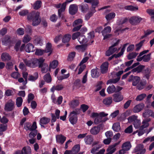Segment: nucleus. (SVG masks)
Returning a JSON list of instances; mask_svg holds the SVG:
<instances>
[{
  "mask_svg": "<svg viewBox=\"0 0 154 154\" xmlns=\"http://www.w3.org/2000/svg\"><path fill=\"white\" fill-rule=\"evenodd\" d=\"M27 19L29 20H32V24L33 26L38 25L41 21L39 13L38 12L33 11L30 13L27 16Z\"/></svg>",
  "mask_w": 154,
  "mask_h": 154,
  "instance_id": "f257e3e1",
  "label": "nucleus"
},
{
  "mask_svg": "<svg viewBox=\"0 0 154 154\" xmlns=\"http://www.w3.org/2000/svg\"><path fill=\"white\" fill-rule=\"evenodd\" d=\"M80 113V110L79 109H76L71 112L69 115V121L72 125L75 124L78 120L77 115Z\"/></svg>",
  "mask_w": 154,
  "mask_h": 154,
  "instance_id": "f03ea898",
  "label": "nucleus"
},
{
  "mask_svg": "<svg viewBox=\"0 0 154 154\" xmlns=\"http://www.w3.org/2000/svg\"><path fill=\"white\" fill-rule=\"evenodd\" d=\"M73 0H66V1L63 3L62 5L60 3L55 4V6L57 8H58L61 7L58 10V15L60 17H61L62 13L64 11L66 5L71 3Z\"/></svg>",
  "mask_w": 154,
  "mask_h": 154,
  "instance_id": "7ed1b4c3",
  "label": "nucleus"
},
{
  "mask_svg": "<svg viewBox=\"0 0 154 154\" xmlns=\"http://www.w3.org/2000/svg\"><path fill=\"white\" fill-rule=\"evenodd\" d=\"M111 29L109 26L105 27L102 32L103 36L104 37L103 40H107L110 37L111 35L109 33L110 32Z\"/></svg>",
  "mask_w": 154,
  "mask_h": 154,
  "instance_id": "20e7f679",
  "label": "nucleus"
},
{
  "mask_svg": "<svg viewBox=\"0 0 154 154\" xmlns=\"http://www.w3.org/2000/svg\"><path fill=\"white\" fill-rule=\"evenodd\" d=\"M123 71L121 70L118 72L116 74L117 78L115 79H113L108 80L106 83L107 85L111 84V83H116L118 82L120 79V76L123 73Z\"/></svg>",
  "mask_w": 154,
  "mask_h": 154,
  "instance_id": "39448f33",
  "label": "nucleus"
},
{
  "mask_svg": "<svg viewBox=\"0 0 154 154\" xmlns=\"http://www.w3.org/2000/svg\"><path fill=\"white\" fill-rule=\"evenodd\" d=\"M23 61L26 65L28 67L32 68L37 67L35 58L29 60L25 59L23 60Z\"/></svg>",
  "mask_w": 154,
  "mask_h": 154,
  "instance_id": "423d86ee",
  "label": "nucleus"
},
{
  "mask_svg": "<svg viewBox=\"0 0 154 154\" xmlns=\"http://www.w3.org/2000/svg\"><path fill=\"white\" fill-rule=\"evenodd\" d=\"M142 18L138 16H133L130 18L129 22L132 25H136L139 23L141 21Z\"/></svg>",
  "mask_w": 154,
  "mask_h": 154,
  "instance_id": "0eeeda50",
  "label": "nucleus"
},
{
  "mask_svg": "<svg viewBox=\"0 0 154 154\" xmlns=\"http://www.w3.org/2000/svg\"><path fill=\"white\" fill-rule=\"evenodd\" d=\"M118 44V42H116V43H114L112 46L109 48V49L106 51V56H109L115 52L117 51V48L115 47V46Z\"/></svg>",
  "mask_w": 154,
  "mask_h": 154,
  "instance_id": "6e6552de",
  "label": "nucleus"
},
{
  "mask_svg": "<svg viewBox=\"0 0 154 154\" xmlns=\"http://www.w3.org/2000/svg\"><path fill=\"white\" fill-rule=\"evenodd\" d=\"M2 44L5 45H11L13 44L12 39L9 36H6L2 40Z\"/></svg>",
  "mask_w": 154,
  "mask_h": 154,
  "instance_id": "1a4fd4ad",
  "label": "nucleus"
},
{
  "mask_svg": "<svg viewBox=\"0 0 154 154\" xmlns=\"http://www.w3.org/2000/svg\"><path fill=\"white\" fill-rule=\"evenodd\" d=\"M14 102L11 100H9L5 105V110L7 111H11L14 108Z\"/></svg>",
  "mask_w": 154,
  "mask_h": 154,
  "instance_id": "9d476101",
  "label": "nucleus"
},
{
  "mask_svg": "<svg viewBox=\"0 0 154 154\" xmlns=\"http://www.w3.org/2000/svg\"><path fill=\"white\" fill-rule=\"evenodd\" d=\"M140 80V78L138 76H131L129 78L128 81L129 82L132 81V85L133 86H136L139 82Z\"/></svg>",
  "mask_w": 154,
  "mask_h": 154,
  "instance_id": "9b49d317",
  "label": "nucleus"
},
{
  "mask_svg": "<svg viewBox=\"0 0 154 154\" xmlns=\"http://www.w3.org/2000/svg\"><path fill=\"white\" fill-rule=\"evenodd\" d=\"M24 128L26 130H31L33 129H36L37 128L36 123L35 122H33L32 126L30 123L26 122L24 124Z\"/></svg>",
  "mask_w": 154,
  "mask_h": 154,
  "instance_id": "f8f14e48",
  "label": "nucleus"
},
{
  "mask_svg": "<svg viewBox=\"0 0 154 154\" xmlns=\"http://www.w3.org/2000/svg\"><path fill=\"white\" fill-rule=\"evenodd\" d=\"M127 45V44H124L123 46L122 47L121 49L120 52L117 54H114L110 57H109L108 58V60H111L114 57H115L116 58H117L120 57L122 55L125 51V48Z\"/></svg>",
  "mask_w": 154,
  "mask_h": 154,
  "instance_id": "ddd939ff",
  "label": "nucleus"
},
{
  "mask_svg": "<svg viewBox=\"0 0 154 154\" xmlns=\"http://www.w3.org/2000/svg\"><path fill=\"white\" fill-rule=\"evenodd\" d=\"M78 7L75 4H72L70 5L69 8V12L71 15L75 14L78 11Z\"/></svg>",
  "mask_w": 154,
  "mask_h": 154,
  "instance_id": "4468645a",
  "label": "nucleus"
},
{
  "mask_svg": "<svg viewBox=\"0 0 154 154\" xmlns=\"http://www.w3.org/2000/svg\"><path fill=\"white\" fill-rule=\"evenodd\" d=\"M144 105L140 103L136 105L133 109V111L134 113H138L141 111L144 108Z\"/></svg>",
  "mask_w": 154,
  "mask_h": 154,
  "instance_id": "2eb2a0df",
  "label": "nucleus"
},
{
  "mask_svg": "<svg viewBox=\"0 0 154 154\" xmlns=\"http://www.w3.org/2000/svg\"><path fill=\"white\" fill-rule=\"evenodd\" d=\"M78 40L80 44L85 45L87 46L88 45V43H87L88 40L85 38V35H80L79 37Z\"/></svg>",
  "mask_w": 154,
  "mask_h": 154,
  "instance_id": "dca6fc26",
  "label": "nucleus"
},
{
  "mask_svg": "<svg viewBox=\"0 0 154 154\" xmlns=\"http://www.w3.org/2000/svg\"><path fill=\"white\" fill-rule=\"evenodd\" d=\"M113 96L114 101L116 102H119L123 99V96L120 93L115 94L113 95Z\"/></svg>",
  "mask_w": 154,
  "mask_h": 154,
  "instance_id": "f3484780",
  "label": "nucleus"
},
{
  "mask_svg": "<svg viewBox=\"0 0 154 154\" xmlns=\"http://www.w3.org/2000/svg\"><path fill=\"white\" fill-rule=\"evenodd\" d=\"M109 63L106 62L103 63L100 66V69L102 73L106 72L108 71Z\"/></svg>",
  "mask_w": 154,
  "mask_h": 154,
  "instance_id": "a211bd4d",
  "label": "nucleus"
},
{
  "mask_svg": "<svg viewBox=\"0 0 154 154\" xmlns=\"http://www.w3.org/2000/svg\"><path fill=\"white\" fill-rule=\"evenodd\" d=\"M151 119L150 118H146L144 119L142 122V125L140 127V129H143L149 126V122L150 121Z\"/></svg>",
  "mask_w": 154,
  "mask_h": 154,
  "instance_id": "6ab92c4d",
  "label": "nucleus"
},
{
  "mask_svg": "<svg viewBox=\"0 0 154 154\" xmlns=\"http://www.w3.org/2000/svg\"><path fill=\"white\" fill-rule=\"evenodd\" d=\"M21 151L22 154H31L32 149L29 146H27L23 147Z\"/></svg>",
  "mask_w": 154,
  "mask_h": 154,
  "instance_id": "aec40b11",
  "label": "nucleus"
},
{
  "mask_svg": "<svg viewBox=\"0 0 154 154\" xmlns=\"http://www.w3.org/2000/svg\"><path fill=\"white\" fill-rule=\"evenodd\" d=\"M25 49L26 51L28 53L32 52L35 50L34 46L30 43L27 44L25 46Z\"/></svg>",
  "mask_w": 154,
  "mask_h": 154,
  "instance_id": "412c9836",
  "label": "nucleus"
},
{
  "mask_svg": "<svg viewBox=\"0 0 154 154\" xmlns=\"http://www.w3.org/2000/svg\"><path fill=\"white\" fill-rule=\"evenodd\" d=\"M57 142L61 144H63L66 140V137L60 134L58 135L56 137Z\"/></svg>",
  "mask_w": 154,
  "mask_h": 154,
  "instance_id": "4be33fe9",
  "label": "nucleus"
},
{
  "mask_svg": "<svg viewBox=\"0 0 154 154\" xmlns=\"http://www.w3.org/2000/svg\"><path fill=\"white\" fill-rule=\"evenodd\" d=\"M100 128L98 126H95L92 128L90 130L91 133L93 135H96L100 132Z\"/></svg>",
  "mask_w": 154,
  "mask_h": 154,
  "instance_id": "5701e85b",
  "label": "nucleus"
},
{
  "mask_svg": "<svg viewBox=\"0 0 154 154\" xmlns=\"http://www.w3.org/2000/svg\"><path fill=\"white\" fill-rule=\"evenodd\" d=\"M108 115V114L104 112H101L99 113L93 112L91 113L90 117L92 118H95L99 116H107Z\"/></svg>",
  "mask_w": 154,
  "mask_h": 154,
  "instance_id": "b1692460",
  "label": "nucleus"
},
{
  "mask_svg": "<svg viewBox=\"0 0 154 154\" xmlns=\"http://www.w3.org/2000/svg\"><path fill=\"white\" fill-rule=\"evenodd\" d=\"M52 45L51 43H48L46 44V48L45 50V53H49L48 54V56H50L52 52V49L51 48Z\"/></svg>",
  "mask_w": 154,
  "mask_h": 154,
  "instance_id": "393cba45",
  "label": "nucleus"
},
{
  "mask_svg": "<svg viewBox=\"0 0 154 154\" xmlns=\"http://www.w3.org/2000/svg\"><path fill=\"white\" fill-rule=\"evenodd\" d=\"M99 70L97 68L91 70V76L92 78H96L99 75Z\"/></svg>",
  "mask_w": 154,
  "mask_h": 154,
  "instance_id": "a878e982",
  "label": "nucleus"
},
{
  "mask_svg": "<svg viewBox=\"0 0 154 154\" xmlns=\"http://www.w3.org/2000/svg\"><path fill=\"white\" fill-rule=\"evenodd\" d=\"M50 120V119L49 118L45 117H42L40 120V124L42 126V125H46L49 123Z\"/></svg>",
  "mask_w": 154,
  "mask_h": 154,
  "instance_id": "bb28decb",
  "label": "nucleus"
},
{
  "mask_svg": "<svg viewBox=\"0 0 154 154\" xmlns=\"http://www.w3.org/2000/svg\"><path fill=\"white\" fill-rule=\"evenodd\" d=\"M2 60L3 61H7L11 59V57L7 53H3L1 56Z\"/></svg>",
  "mask_w": 154,
  "mask_h": 154,
  "instance_id": "cd10ccee",
  "label": "nucleus"
},
{
  "mask_svg": "<svg viewBox=\"0 0 154 154\" xmlns=\"http://www.w3.org/2000/svg\"><path fill=\"white\" fill-rule=\"evenodd\" d=\"M116 16L114 12H111L106 14L105 18L107 21H109L113 19Z\"/></svg>",
  "mask_w": 154,
  "mask_h": 154,
  "instance_id": "c85d7f7f",
  "label": "nucleus"
},
{
  "mask_svg": "<svg viewBox=\"0 0 154 154\" xmlns=\"http://www.w3.org/2000/svg\"><path fill=\"white\" fill-rule=\"evenodd\" d=\"M131 146L130 143L129 142H127L124 143L122 145V148L126 151L129 150Z\"/></svg>",
  "mask_w": 154,
  "mask_h": 154,
  "instance_id": "c756f323",
  "label": "nucleus"
},
{
  "mask_svg": "<svg viewBox=\"0 0 154 154\" xmlns=\"http://www.w3.org/2000/svg\"><path fill=\"white\" fill-rule=\"evenodd\" d=\"M112 98L109 97L103 100V103L106 105H109L111 104L112 102Z\"/></svg>",
  "mask_w": 154,
  "mask_h": 154,
  "instance_id": "7c9ffc66",
  "label": "nucleus"
},
{
  "mask_svg": "<svg viewBox=\"0 0 154 154\" xmlns=\"http://www.w3.org/2000/svg\"><path fill=\"white\" fill-rule=\"evenodd\" d=\"M144 66H143L140 65L133 69L131 71L132 73H134V72H137L139 73L140 72L142 69L144 68Z\"/></svg>",
  "mask_w": 154,
  "mask_h": 154,
  "instance_id": "2f4dec72",
  "label": "nucleus"
},
{
  "mask_svg": "<svg viewBox=\"0 0 154 154\" xmlns=\"http://www.w3.org/2000/svg\"><path fill=\"white\" fill-rule=\"evenodd\" d=\"M37 66H39V67L42 66L43 63L45 60V59L43 58H40L38 59L35 58Z\"/></svg>",
  "mask_w": 154,
  "mask_h": 154,
  "instance_id": "473e14b6",
  "label": "nucleus"
},
{
  "mask_svg": "<svg viewBox=\"0 0 154 154\" xmlns=\"http://www.w3.org/2000/svg\"><path fill=\"white\" fill-rule=\"evenodd\" d=\"M38 74L37 72H35L33 75H29L28 77V80L34 81L36 80L38 78Z\"/></svg>",
  "mask_w": 154,
  "mask_h": 154,
  "instance_id": "72a5a7b5",
  "label": "nucleus"
},
{
  "mask_svg": "<svg viewBox=\"0 0 154 154\" xmlns=\"http://www.w3.org/2000/svg\"><path fill=\"white\" fill-rule=\"evenodd\" d=\"M116 91V88L113 85L109 86L107 89V91L109 94H112L114 92H115Z\"/></svg>",
  "mask_w": 154,
  "mask_h": 154,
  "instance_id": "f704fd0d",
  "label": "nucleus"
},
{
  "mask_svg": "<svg viewBox=\"0 0 154 154\" xmlns=\"http://www.w3.org/2000/svg\"><path fill=\"white\" fill-rule=\"evenodd\" d=\"M93 138L91 135L87 136L84 139L85 143L87 144H91L93 141Z\"/></svg>",
  "mask_w": 154,
  "mask_h": 154,
  "instance_id": "c9c22d12",
  "label": "nucleus"
},
{
  "mask_svg": "<svg viewBox=\"0 0 154 154\" xmlns=\"http://www.w3.org/2000/svg\"><path fill=\"white\" fill-rule=\"evenodd\" d=\"M79 8L83 13L85 12L88 8V5L86 4H82L79 6Z\"/></svg>",
  "mask_w": 154,
  "mask_h": 154,
  "instance_id": "e433bc0d",
  "label": "nucleus"
},
{
  "mask_svg": "<svg viewBox=\"0 0 154 154\" xmlns=\"http://www.w3.org/2000/svg\"><path fill=\"white\" fill-rule=\"evenodd\" d=\"M87 46L85 45H78L75 46V49L79 51H83L87 48Z\"/></svg>",
  "mask_w": 154,
  "mask_h": 154,
  "instance_id": "4c0bfd02",
  "label": "nucleus"
},
{
  "mask_svg": "<svg viewBox=\"0 0 154 154\" xmlns=\"http://www.w3.org/2000/svg\"><path fill=\"white\" fill-rule=\"evenodd\" d=\"M71 38V35L69 34H66L63 37L62 40L63 43H65L68 42L70 40Z\"/></svg>",
  "mask_w": 154,
  "mask_h": 154,
  "instance_id": "58836bf2",
  "label": "nucleus"
},
{
  "mask_svg": "<svg viewBox=\"0 0 154 154\" xmlns=\"http://www.w3.org/2000/svg\"><path fill=\"white\" fill-rule=\"evenodd\" d=\"M44 79L45 81L48 83H51L52 81L51 77L49 73H47L44 76Z\"/></svg>",
  "mask_w": 154,
  "mask_h": 154,
  "instance_id": "ea45409f",
  "label": "nucleus"
},
{
  "mask_svg": "<svg viewBox=\"0 0 154 154\" xmlns=\"http://www.w3.org/2000/svg\"><path fill=\"white\" fill-rule=\"evenodd\" d=\"M112 128L114 131L116 132L119 131L121 129L119 123L117 122L114 123L113 125Z\"/></svg>",
  "mask_w": 154,
  "mask_h": 154,
  "instance_id": "a19ab883",
  "label": "nucleus"
},
{
  "mask_svg": "<svg viewBox=\"0 0 154 154\" xmlns=\"http://www.w3.org/2000/svg\"><path fill=\"white\" fill-rule=\"evenodd\" d=\"M80 150V146L79 145H75L72 149V151L73 154L77 153Z\"/></svg>",
  "mask_w": 154,
  "mask_h": 154,
  "instance_id": "79ce46f5",
  "label": "nucleus"
},
{
  "mask_svg": "<svg viewBox=\"0 0 154 154\" xmlns=\"http://www.w3.org/2000/svg\"><path fill=\"white\" fill-rule=\"evenodd\" d=\"M41 2L40 1H37L34 3L33 7L34 9H38L41 7Z\"/></svg>",
  "mask_w": 154,
  "mask_h": 154,
  "instance_id": "37998d69",
  "label": "nucleus"
},
{
  "mask_svg": "<svg viewBox=\"0 0 154 154\" xmlns=\"http://www.w3.org/2000/svg\"><path fill=\"white\" fill-rule=\"evenodd\" d=\"M99 116L96 118L94 120V122L95 124H98L100 122H102V117L106 116Z\"/></svg>",
  "mask_w": 154,
  "mask_h": 154,
  "instance_id": "c03bdc74",
  "label": "nucleus"
},
{
  "mask_svg": "<svg viewBox=\"0 0 154 154\" xmlns=\"http://www.w3.org/2000/svg\"><path fill=\"white\" fill-rule=\"evenodd\" d=\"M135 152H137L141 150H143V153L145 152L146 149H143V146L142 144H139L134 149Z\"/></svg>",
  "mask_w": 154,
  "mask_h": 154,
  "instance_id": "a18cd8bd",
  "label": "nucleus"
},
{
  "mask_svg": "<svg viewBox=\"0 0 154 154\" xmlns=\"http://www.w3.org/2000/svg\"><path fill=\"white\" fill-rule=\"evenodd\" d=\"M152 110H146L143 114V116L144 117H149L151 116Z\"/></svg>",
  "mask_w": 154,
  "mask_h": 154,
  "instance_id": "49530a36",
  "label": "nucleus"
},
{
  "mask_svg": "<svg viewBox=\"0 0 154 154\" xmlns=\"http://www.w3.org/2000/svg\"><path fill=\"white\" fill-rule=\"evenodd\" d=\"M137 118L138 116L135 115L131 116L128 118V122L129 123L134 122L137 119Z\"/></svg>",
  "mask_w": 154,
  "mask_h": 154,
  "instance_id": "de8ad7c7",
  "label": "nucleus"
},
{
  "mask_svg": "<svg viewBox=\"0 0 154 154\" xmlns=\"http://www.w3.org/2000/svg\"><path fill=\"white\" fill-rule=\"evenodd\" d=\"M141 124L140 120L138 119L135 121L134 122H133L134 127L136 128H139L140 129Z\"/></svg>",
  "mask_w": 154,
  "mask_h": 154,
  "instance_id": "09e8293b",
  "label": "nucleus"
},
{
  "mask_svg": "<svg viewBox=\"0 0 154 154\" xmlns=\"http://www.w3.org/2000/svg\"><path fill=\"white\" fill-rule=\"evenodd\" d=\"M58 65V61L56 60H54L50 63V68L54 69Z\"/></svg>",
  "mask_w": 154,
  "mask_h": 154,
  "instance_id": "8fccbe9b",
  "label": "nucleus"
},
{
  "mask_svg": "<svg viewBox=\"0 0 154 154\" xmlns=\"http://www.w3.org/2000/svg\"><path fill=\"white\" fill-rule=\"evenodd\" d=\"M22 98L20 97H18L16 100V104L18 107H20L23 103Z\"/></svg>",
  "mask_w": 154,
  "mask_h": 154,
  "instance_id": "3c124183",
  "label": "nucleus"
},
{
  "mask_svg": "<svg viewBox=\"0 0 154 154\" xmlns=\"http://www.w3.org/2000/svg\"><path fill=\"white\" fill-rule=\"evenodd\" d=\"M15 93V90L14 89L7 90L5 92V94L8 96L13 95Z\"/></svg>",
  "mask_w": 154,
  "mask_h": 154,
  "instance_id": "603ef678",
  "label": "nucleus"
},
{
  "mask_svg": "<svg viewBox=\"0 0 154 154\" xmlns=\"http://www.w3.org/2000/svg\"><path fill=\"white\" fill-rule=\"evenodd\" d=\"M31 37L29 35H25L24 36L22 41L24 43H27L31 40Z\"/></svg>",
  "mask_w": 154,
  "mask_h": 154,
  "instance_id": "864d4df0",
  "label": "nucleus"
},
{
  "mask_svg": "<svg viewBox=\"0 0 154 154\" xmlns=\"http://www.w3.org/2000/svg\"><path fill=\"white\" fill-rule=\"evenodd\" d=\"M63 87L62 85H60L56 86H53L51 89V91L53 92L55 90L60 91L63 89Z\"/></svg>",
  "mask_w": 154,
  "mask_h": 154,
  "instance_id": "5fc2aeb1",
  "label": "nucleus"
},
{
  "mask_svg": "<svg viewBox=\"0 0 154 154\" xmlns=\"http://www.w3.org/2000/svg\"><path fill=\"white\" fill-rule=\"evenodd\" d=\"M35 44L40 46H42L43 45V41L40 37H37L35 40Z\"/></svg>",
  "mask_w": 154,
  "mask_h": 154,
  "instance_id": "6e6d98bb",
  "label": "nucleus"
},
{
  "mask_svg": "<svg viewBox=\"0 0 154 154\" xmlns=\"http://www.w3.org/2000/svg\"><path fill=\"white\" fill-rule=\"evenodd\" d=\"M125 9L130 11H136L138 9V7L137 6L134 7L131 5H128L125 6Z\"/></svg>",
  "mask_w": 154,
  "mask_h": 154,
  "instance_id": "4d7b16f0",
  "label": "nucleus"
},
{
  "mask_svg": "<svg viewBox=\"0 0 154 154\" xmlns=\"http://www.w3.org/2000/svg\"><path fill=\"white\" fill-rule=\"evenodd\" d=\"M31 132L29 134V137L31 138H33L37 134V131L36 129H33L31 130Z\"/></svg>",
  "mask_w": 154,
  "mask_h": 154,
  "instance_id": "13d9d810",
  "label": "nucleus"
},
{
  "mask_svg": "<svg viewBox=\"0 0 154 154\" xmlns=\"http://www.w3.org/2000/svg\"><path fill=\"white\" fill-rule=\"evenodd\" d=\"M145 94H142L137 96L136 98V100L137 101H140L142 100L146 96Z\"/></svg>",
  "mask_w": 154,
  "mask_h": 154,
  "instance_id": "bf43d9fd",
  "label": "nucleus"
},
{
  "mask_svg": "<svg viewBox=\"0 0 154 154\" xmlns=\"http://www.w3.org/2000/svg\"><path fill=\"white\" fill-rule=\"evenodd\" d=\"M146 84V82L145 81L141 82L137 85V88L138 89L141 90L143 89Z\"/></svg>",
  "mask_w": 154,
  "mask_h": 154,
  "instance_id": "052dcab7",
  "label": "nucleus"
},
{
  "mask_svg": "<svg viewBox=\"0 0 154 154\" xmlns=\"http://www.w3.org/2000/svg\"><path fill=\"white\" fill-rule=\"evenodd\" d=\"M82 21L81 19H79L75 20L73 23V26H78L79 25H82L81 24L82 23Z\"/></svg>",
  "mask_w": 154,
  "mask_h": 154,
  "instance_id": "680f3d73",
  "label": "nucleus"
},
{
  "mask_svg": "<svg viewBox=\"0 0 154 154\" xmlns=\"http://www.w3.org/2000/svg\"><path fill=\"white\" fill-rule=\"evenodd\" d=\"M147 12L151 16L152 21L154 20V10L148 9Z\"/></svg>",
  "mask_w": 154,
  "mask_h": 154,
  "instance_id": "e2e57ef3",
  "label": "nucleus"
},
{
  "mask_svg": "<svg viewBox=\"0 0 154 154\" xmlns=\"http://www.w3.org/2000/svg\"><path fill=\"white\" fill-rule=\"evenodd\" d=\"M45 52L44 50L40 49H37L35 52V54L38 56H41Z\"/></svg>",
  "mask_w": 154,
  "mask_h": 154,
  "instance_id": "0e129e2a",
  "label": "nucleus"
},
{
  "mask_svg": "<svg viewBox=\"0 0 154 154\" xmlns=\"http://www.w3.org/2000/svg\"><path fill=\"white\" fill-rule=\"evenodd\" d=\"M116 150V148L112 145L109 146L107 149V151L110 154H112Z\"/></svg>",
  "mask_w": 154,
  "mask_h": 154,
  "instance_id": "69168bd1",
  "label": "nucleus"
},
{
  "mask_svg": "<svg viewBox=\"0 0 154 154\" xmlns=\"http://www.w3.org/2000/svg\"><path fill=\"white\" fill-rule=\"evenodd\" d=\"M79 104L78 100H75L71 102L69 105L71 107H74L78 106Z\"/></svg>",
  "mask_w": 154,
  "mask_h": 154,
  "instance_id": "338daca9",
  "label": "nucleus"
},
{
  "mask_svg": "<svg viewBox=\"0 0 154 154\" xmlns=\"http://www.w3.org/2000/svg\"><path fill=\"white\" fill-rule=\"evenodd\" d=\"M102 146V145H97L93 147L91 150V153L94 154L98 149Z\"/></svg>",
  "mask_w": 154,
  "mask_h": 154,
  "instance_id": "774afa93",
  "label": "nucleus"
}]
</instances>
